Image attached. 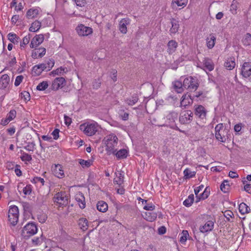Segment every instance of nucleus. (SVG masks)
<instances>
[{"mask_svg": "<svg viewBox=\"0 0 251 251\" xmlns=\"http://www.w3.org/2000/svg\"><path fill=\"white\" fill-rule=\"evenodd\" d=\"M31 182L34 183H40L41 185H44L45 181L43 178L40 177H34L31 180Z\"/></svg>", "mask_w": 251, "mask_h": 251, "instance_id": "nucleus-55", "label": "nucleus"}, {"mask_svg": "<svg viewBox=\"0 0 251 251\" xmlns=\"http://www.w3.org/2000/svg\"><path fill=\"white\" fill-rule=\"evenodd\" d=\"M44 40V37L43 34L36 35L31 40L30 44L31 48H36L41 44Z\"/></svg>", "mask_w": 251, "mask_h": 251, "instance_id": "nucleus-12", "label": "nucleus"}, {"mask_svg": "<svg viewBox=\"0 0 251 251\" xmlns=\"http://www.w3.org/2000/svg\"><path fill=\"white\" fill-rule=\"evenodd\" d=\"M41 27V23L38 21H35L29 27V31L31 32L37 31Z\"/></svg>", "mask_w": 251, "mask_h": 251, "instance_id": "nucleus-34", "label": "nucleus"}, {"mask_svg": "<svg viewBox=\"0 0 251 251\" xmlns=\"http://www.w3.org/2000/svg\"><path fill=\"white\" fill-rule=\"evenodd\" d=\"M97 208L99 211L101 212H105L108 209V205L104 201H99L97 203Z\"/></svg>", "mask_w": 251, "mask_h": 251, "instance_id": "nucleus-27", "label": "nucleus"}, {"mask_svg": "<svg viewBox=\"0 0 251 251\" xmlns=\"http://www.w3.org/2000/svg\"><path fill=\"white\" fill-rule=\"evenodd\" d=\"M229 187V185L228 184V181L225 180L221 184L220 188L221 191L224 193H226L227 192Z\"/></svg>", "mask_w": 251, "mask_h": 251, "instance_id": "nucleus-43", "label": "nucleus"}, {"mask_svg": "<svg viewBox=\"0 0 251 251\" xmlns=\"http://www.w3.org/2000/svg\"><path fill=\"white\" fill-rule=\"evenodd\" d=\"M174 87L178 93H181L183 91L182 87H183L182 82L180 81H175L174 82Z\"/></svg>", "mask_w": 251, "mask_h": 251, "instance_id": "nucleus-37", "label": "nucleus"}, {"mask_svg": "<svg viewBox=\"0 0 251 251\" xmlns=\"http://www.w3.org/2000/svg\"><path fill=\"white\" fill-rule=\"evenodd\" d=\"M21 159L23 161L29 162L32 160V156L25 152H23L21 156Z\"/></svg>", "mask_w": 251, "mask_h": 251, "instance_id": "nucleus-47", "label": "nucleus"}, {"mask_svg": "<svg viewBox=\"0 0 251 251\" xmlns=\"http://www.w3.org/2000/svg\"><path fill=\"white\" fill-rule=\"evenodd\" d=\"M193 116V113L191 111H185L180 114L179 121L182 124H189L192 121Z\"/></svg>", "mask_w": 251, "mask_h": 251, "instance_id": "nucleus-7", "label": "nucleus"}, {"mask_svg": "<svg viewBox=\"0 0 251 251\" xmlns=\"http://www.w3.org/2000/svg\"><path fill=\"white\" fill-rule=\"evenodd\" d=\"M178 46L177 43L173 40H170L167 44V52L169 54L174 53Z\"/></svg>", "mask_w": 251, "mask_h": 251, "instance_id": "nucleus-17", "label": "nucleus"}, {"mask_svg": "<svg viewBox=\"0 0 251 251\" xmlns=\"http://www.w3.org/2000/svg\"><path fill=\"white\" fill-rule=\"evenodd\" d=\"M46 51V49L44 48L35 49L32 53V57L33 58L42 57L45 54Z\"/></svg>", "mask_w": 251, "mask_h": 251, "instance_id": "nucleus-21", "label": "nucleus"}, {"mask_svg": "<svg viewBox=\"0 0 251 251\" xmlns=\"http://www.w3.org/2000/svg\"><path fill=\"white\" fill-rule=\"evenodd\" d=\"M99 129V126L96 123H86L80 126V129L83 133L89 136H91L96 134Z\"/></svg>", "mask_w": 251, "mask_h": 251, "instance_id": "nucleus-3", "label": "nucleus"}, {"mask_svg": "<svg viewBox=\"0 0 251 251\" xmlns=\"http://www.w3.org/2000/svg\"><path fill=\"white\" fill-rule=\"evenodd\" d=\"M8 38L9 41L14 44L18 42L19 37L15 34L9 33L8 34Z\"/></svg>", "mask_w": 251, "mask_h": 251, "instance_id": "nucleus-45", "label": "nucleus"}, {"mask_svg": "<svg viewBox=\"0 0 251 251\" xmlns=\"http://www.w3.org/2000/svg\"><path fill=\"white\" fill-rule=\"evenodd\" d=\"M30 40V36L28 34L27 36H25L23 39L22 42L21 43V47L24 48V46L27 45Z\"/></svg>", "mask_w": 251, "mask_h": 251, "instance_id": "nucleus-51", "label": "nucleus"}, {"mask_svg": "<svg viewBox=\"0 0 251 251\" xmlns=\"http://www.w3.org/2000/svg\"><path fill=\"white\" fill-rule=\"evenodd\" d=\"M75 3H76V5L79 7H83L84 6L86 3V2L85 0H74Z\"/></svg>", "mask_w": 251, "mask_h": 251, "instance_id": "nucleus-61", "label": "nucleus"}, {"mask_svg": "<svg viewBox=\"0 0 251 251\" xmlns=\"http://www.w3.org/2000/svg\"><path fill=\"white\" fill-rule=\"evenodd\" d=\"M10 78L7 74L2 75L0 80V88L4 89L9 84Z\"/></svg>", "mask_w": 251, "mask_h": 251, "instance_id": "nucleus-24", "label": "nucleus"}, {"mask_svg": "<svg viewBox=\"0 0 251 251\" xmlns=\"http://www.w3.org/2000/svg\"><path fill=\"white\" fill-rule=\"evenodd\" d=\"M39 65L40 68L41 69V71L48 72L50 71L53 67L54 65V60L52 59H49L44 63H41Z\"/></svg>", "mask_w": 251, "mask_h": 251, "instance_id": "nucleus-13", "label": "nucleus"}, {"mask_svg": "<svg viewBox=\"0 0 251 251\" xmlns=\"http://www.w3.org/2000/svg\"><path fill=\"white\" fill-rule=\"evenodd\" d=\"M106 144L105 151L108 154H115L118 145V138L113 134H109L104 138Z\"/></svg>", "mask_w": 251, "mask_h": 251, "instance_id": "nucleus-1", "label": "nucleus"}, {"mask_svg": "<svg viewBox=\"0 0 251 251\" xmlns=\"http://www.w3.org/2000/svg\"><path fill=\"white\" fill-rule=\"evenodd\" d=\"M65 70H67V68L60 67L56 69L55 70L52 71L51 73L52 75H61L62 73L65 72Z\"/></svg>", "mask_w": 251, "mask_h": 251, "instance_id": "nucleus-52", "label": "nucleus"}, {"mask_svg": "<svg viewBox=\"0 0 251 251\" xmlns=\"http://www.w3.org/2000/svg\"><path fill=\"white\" fill-rule=\"evenodd\" d=\"M47 216L45 215H40L38 217L39 221L41 223L45 222L47 219Z\"/></svg>", "mask_w": 251, "mask_h": 251, "instance_id": "nucleus-64", "label": "nucleus"}, {"mask_svg": "<svg viewBox=\"0 0 251 251\" xmlns=\"http://www.w3.org/2000/svg\"><path fill=\"white\" fill-rule=\"evenodd\" d=\"M184 176L186 178H190L195 176L196 172H192L190 169L187 168L183 172Z\"/></svg>", "mask_w": 251, "mask_h": 251, "instance_id": "nucleus-40", "label": "nucleus"}, {"mask_svg": "<svg viewBox=\"0 0 251 251\" xmlns=\"http://www.w3.org/2000/svg\"><path fill=\"white\" fill-rule=\"evenodd\" d=\"M224 216L226 218H232L234 216V214L231 211L226 210L224 213Z\"/></svg>", "mask_w": 251, "mask_h": 251, "instance_id": "nucleus-62", "label": "nucleus"}, {"mask_svg": "<svg viewBox=\"0 0 251 251\" xmlns=\"http://www.w3.org/2000/svg\"><path fill=\"white\" fill-rule=\"evenodd\" d=\"M214 222L211 221H207L203 226H201L200 230L202 233L211 231L213 228Z\"/></svg>", "mask_w": 251, "mask_h": 251, "instance_id": "nucleus-18", "label": "nucleus"}, {"mask_svg": "<svg viewBox=\"0 0 251 251\" xmlns=\"http://www.w3.org/2000/svg\"><path fill=\"white\" fill-rule=\"evenodd\" d=\"M65 84L66 80L64 77H56L52 82L51 89L53 90L56 91L60 88L63 87Z\"/></svg>", "mask_w": 251, "mask_h": 251, "instance_id": "nucleus-11", "label": "nucleus"}, {"mask_svg": "<svg viewBox=\"0 0 251 251\" xmlns=\"http://www.w3.org/2000/svg\"><path fill=\"white\" fill-rule=\"evenodd\" d=\"M53 201L59 207L66 206L68 204V197L65 192L61 191L54 195Z\"/></svg>", "mask_w": 251, "mask_h": 251, "instance_id": "nucleus-5", "label": "nucleus"}, {"mask_svg": "<svg viewBox=\"0 0 251 251\" xmlns=\"http://www.w3.org/2000/svg\"><path fill=\"white\" fill-rule=\"evenodd\" d=\"M216 138L221 142H226V137L224 135H222L220 132H215Z\"/></svg>", "mask_w": 251, "mask_h": 251, "instance_id": "nucleus-54", "label": "nucleus"}, {"mask_svg": "<svg viewBox=\"0 0 251 251\" xmlns=\"http://www.w3.org/2000/svg\"><path fill=\"white\" fill-rule=\"evenodd\" d=\"M238 209L240 213L243 215L249 213L250 211V208L244 202L239 204Z\"/></svg>", "mask_w": 251, "mask_h": 251, "instance_id": "nucleus-29", "label": "nucleus"}, {"mask_svg": "<svg viewBox=\"0 0 251 251\" xmlns=\"http://www.w3.org/2000/svg\"><path fill=\"white\" fill-rule=\"evenodd\" d=\"M43 239L41 237H36L32 239V242L33 244L37 245L41 244L42 242Z\"/></svg>", "mask_w": 251, "mask_h": 251, "instance_id": "nucleus-60", "label": "nucleus"}, {"mask_svg": "<svg viewBox=\"0 0 251 251\" xmlns=\"http://www.w3.org/2000/svg\"><path fill=\"white\" fill-rule=\"evenodd\" d=\"M177 114L175 112H171L166 116V119L169 121V123H173L177 119Z\"/></svg>", "mask_w": 251, "mask_h": 251, "instance_id": "nucleus-33", "label": "nucleus"}, {"mask_svg": "<svg viewBox=\"0 0 251 251\" xmlns=\"http://www.w3.org/2000/svg\"><path fill=\"white\" fill-rule=\"evenodd\" d=\"M238 3L235 0H233L231 5H230V11L233 14H235L237 13V9L238 8Z\"/></svg>", "mask_w": 251, "mask_h": 251, "instance_id": "nucleus-41", "label": "nucleus"}, {"mask_svg": "<svg viewBox=\"0 0 251 251\" xmlns=\"http://www.w3.org/2000/svg\"><path fill=\"white\" fill-rule=\"evenodd\" d=\"M75 200L78 202L79 207L81 209H83L85 207V198L83 194L80 192H78L76 193L75 196Z\"/></svg>", "mask_w": 251, "mask_h": 251, "instance_id": "nucleus-16", "label": "nucleus"}, {"mask_svg": "<svg viewBox=\"0 0 251 251\" xmlns=\"http://www.w3.org/2000/svg\"><path fill=\"white\" fill-rule=\"evenodd\" d=\"M53 172L54 175L58 178H62L64 176V171L60 164L55 165Z\"/></svg>", "mask_w": 251, "mask_h": 251, "instance_id": "nucleus-23", "label": "nucleus"}, {"mask_svg": "<svg viewBox=\"0 0 251 251\" xmlns=\"http://www.w3.org/2000/svg\"><path fill=\"white\" fill-rule=\"evenodd\" d=\"M32 70L37 75H40L43 72L41 71L39 64L34 66Z\"/></svg>", "mask_w": 251, "mask_h": 251, "instance_id": "nucleus-58", "label": "nucleus"}, {"mask_svg": "<svg viewBox=\"0 0 251 251\" xmlns=\"http://www.w3.org/2000/svg\"><path fill=\"white\" fill-rule=\"evenodd\" d=\"M78 225L80 228L83 231L86 230L89 226L87 220L84 218H82L79 219Z\"/></svg>", "mask_w": 251, "mask_h": 251, "instance_id": "nucleus-28", "label": "nucleus"}, {"mask_svg": "<svg viewBox=\"0 0 251 251\" xmlns=\"http://www.w3.org/2000/svg\"><path fill=\"white\" fill-rule=\"evenodd\" d=\"M138 100V97L137 94H134L132 95L131 98L127 99L126 100V102L129 105H133Z\"/></svg>", "mask_w": 251, "mask_h": 251, "instance_id": "nucleus-35", "label": "nucleus"}, {"mask_svg": "<svg viewBox=\"0 0 251 251\" xmlns=\"http://www.w3.org/2000/svg\"><path fill=\"white\" fill-rule=\"evenodd\" d=\"M21 97L22 99H24L25 101H28L30 99L29 93L26 91H24L21 93Z\"/></svg>", "mask_w": 251, "mask_h": 251, "instance_id": "nucleus-57", "label": "nucleus"}, {"mask_svg": "<svg viewBox=\"0 0 251 251\" xmlns=\"http://www.w3.org/2000/svg\"><path fill=\"white\" fill-rule=\"evenodd\" d=\"M183 86L186 89L196 90L199 86V83L196 79L190 76L184 79Z\"/></svg>", "mask_w": 251, "mask_h": 251, "instance_id": "nucleus-6", "label": "nucleus"}, {"mask_svg": "<svg viewBox=\"0 0 251 251\" xmlns=\"http://www.w3.org/2000/svg\"><path fill=\"white\" fill-rule=\"evenodd\" d=\"M35 144L34 142H29L28 144L24 147V148L27 151H33L35 148Z\"/></svg>", "mask_w": 251, "mask_h": 251, "instance_id": "nucleus-50", "label": "nucleus"}, {"mask_svg": "<svg viewBox=\"0 0 251 251\" xmlns=\"http://www.w3.org/2000/svg\"><path fill=\"white\" fill-rule=\"evenodd\" d=\"M194 200V196L193 194L190 195L188 198L183 201V204L187 207L191 205Z\"/></svg>", "mask_w": 251, "mask_h": 251, "instance_id": "nucleus-39", "label": "nucleus"}, {"mask_svg": "<svg viewBox=\"0 0 251 251\" xmlns=\"http://www.w3.org/2000/svg\"><path fill=\"white\" fill-rule=\"evenodd\" d=\"M129 24V20L127 18L122 19L119 23V30L124 34L127 32L126 25Z\"/></svg>", "mask_w": 251, "mask_h": 251, "instance_id": "nucleus-19", "label": "nucleus"}, {"mask_svg": "<svg viewBox=\"0 0 251 251\" xmlns=\"http://www.w3.org/2000/svg\"><path fill=\"white\" fill-rule=\"evenodd\" d=\"M193 98L192 96L189 94H185L181 98L180 101V106L185 107L187 105L192 103Z\"/></svg>", "mask_w": 251, "mask_h": 251, "instance_id": "nucleus-15", "label": "nucleus"}, {"mask_svg": "<svg viewBox=\"0 0 251 251\" xmlns=\"http://www.w3.org/2000/svg\"><path fill=\"white\" fill-rule=\"evenodd\" d=\"M242 42L244 46L251 45V34L247 33L243 38Z\"/></svg>", "mask_w": 251, "mask_h": 251, "instance_id": "nucleus-36", "label": "nucleus"}, {"mask_svg": "<svg viewBox=\"0 0 251 251\" xmlns=\"http://www.w3.org/2000/svg\"><path fill=\"white\" fill-rule=\"evenodd\" d=\"M38 12L39 11L37 9H30L27 11L26 16L28 19H33L37 16Z\"/></svg>", "mask_w": 251, "mask_h": 251, "instance_id": "nucleus-32", "label": "nucleus"}, {"mask_svg": "<svg viewBox=\"0 0 251 251\" xmlns=\"http://www.w3.org/2000/svg\"><path fill=\"white\" fill-rule=\"evenodd\" d=\"M36 225L33 222H29L23 228L21 231V236L25 239H28L34 235L37 232Z\"/></svg>", "mask_w": 251, "mask_h": 251, "instance_id": "nucleus-2", "label": "nucleus"}, {"mask_svg": "<svg viewBox=\"0 0 251 251\" xmlns=\"http://www.w3.org/2000/svg\"><path fill=\"white\" fill-rule=\"evenodd\" d=\"M116 177L114 178V182L116 184L121 185L124 182V175L121 173L116 174Z\"/></svg>", "mask_w": 251, "mask_h": 251, "instance_id": "nucleus-38", "label": "nucleus"}, {"mask_svg": "<svg viewBox=\"0 0 251 251\" xmlns=\"http://www.w3.org/2000/svg\"><path fill=\"white\" fill-rule=\"evenodd\" d=\"M23 191L25 195H30L32 191L31 186L30 185H27L23 188Z\"/></svg>", "mask_w": 251, "mask_h": 251, "instance_id": "nucleus-56", "label": "nucleus"}, {"mask_svg": "<svg viewBox=\"0 0 251 251\" xmlns=\"http://www.w3.org/2000/svg\"><path fill=\"white\" fill-rule=\"evenodd\" d=\"M157 215L156 213L152 212V211H148L144 213L142 216L146 220L153 222L156 219Z\"/></svg>", "mask_w": 251, "mask_h": 251, "instance_id": "nucleus-22", "label": "nucleus"}, {"mask_svg": "<svg viewBox=\"0 0 251 251\" xmlns=\"http://www.w3.org/2000/svg\"><path fill=\"white\" fill-rule=\"evenodd\" d=\"M19 209L15 205L11 206L8 211V220L11 225L17 224L19 219Z\"/></svg>", "mask_w": 251, "mask_h": 251, "instance_id": "nucleus-4", "label": "nucleus"}, {"mask_svg": "<svg viewBox=\"0 0 251 251\" xmlns=\"http://www.w3.org/2000/svg\"><path fill=\"white\" fill-rule=\"evenodd\" d=\"M16 116V110L12 109L7 114L6 118L10 121L13 120Z\"/></svg>", "mask_w": 251, "mask_h": 251, "instance_id": "nucleus-48", "label": "nucleus"}, {"mask_svg": "<svg viewBox=\"0 0 251 251\" xmlns=\"http://www.w3.org/2000/svg\"><path fill=\"white\" fill-rule=\"evenodd\" d=\"M204 67L209 71H212L214 68V64L212 60L208 58H205L203 60Z\"/></svg>", "mask_w": 251, "mask_h": 251, "instance_id": "nucleus-25", "label": "nucleus"}, {"mask_svg": "<svg viewBox=\"0 0 251 251\" xmlns=\"http://www.w3.org/2000/svg\"><path fill=\"white\" fill-rule=\"evenodd\" d=\"M189 236V233L187 230H183L181 233V237L179 238V242L181 243H184L187 239V236Z\"/></svg>", "mask_w": 251, "mask_h": 251, "instance_id": "nucleus-44", "label": "nucleus"}, {"mask_svg": "<svg viewBox=\"0 0 251 251\" xmlns=\"http://www.w3.org/2000/svg\"><path fill=\"white\" fill-rule=\"evenodd\" d=\"M155 205H153L151 202L145 203V205L144 206L143 208L145 210L148 211H153L155 209Z\"/></svg>", "mask_w": 251, "mask_h": 251, "instance_id": "nucleus-53", "label": "nucleus"}, {"mask_svg": "<svg viewBox=\"0 0 251 251\" xmlns=\"http://www.w3.org/2000/svg\"><path fill=\"white\" fill-rule=\"evenodd\" d=\"M76 30L78 34L81 36H88L93 32L91 27L86 26L82 24L78 25L76 27Z\"/></svg>", "mask_w": 251, "mask_h": 251, "instance_id": "nucleus-8", "label": "nucleus"}, {"mask_svg": "<svg viewBox=\"0 0 251 251\" xmlns=\"http://www.w3.org/2000/svg\"><path fill=\"white\" fill-rule=\"evenodd\" d=\"M59 133V130L58 129L56 128L53 131L51 134L53 135L54 139L56 140L58 138Z\"/></svg>", "mask_w": 251, "mask_h": 251, "instance_id": "nucleus-63", "label": "nucleus"}, {"mask_svg": "<svg viewBox=\"0 0 251 251\" xmlns=\"http://www.w3.org/2000/svg\"><path fill=\"white\" fill-rule=\"evenodd\" d=\"M127 151L126 149H121L119 151H116L115 153L114 154L116 155V157L119 159H124L127 156Z\"/></svg>", "mask_w": 251, "mask_h": 251, "instance_id": "nucleus-30", "label": "nucleus"}, {"mask_svg": "<svg viewBox=\"0 0 251 251\" xmlns=\"http://www.w3.org/2000/svg\"><path fill=\"white\" fill-rule=\"evenodd\" d=\"M195 115L201 119H205L206 116V110L205 108L200 105L195 108Z\"/></svg>", "mask_w": 251, "mask_h": 251, "instance_id": "nucleus-14", "label": "nucleus"}, {"mask_svg": "<svg viewBox=\"0 0 251 251\" xmlns=\"http://www.w3.org/2000/svg\"><path fill=\"white\" fill-rule=\"evenodd\" d=\"M240 74L245 78L251 76V62H244L242 66Z\"/></svg>", "mask_w": 251, "mask_h": 251, "instance_id": "nucleus-10", "label": "nucleus"}, {"mask_svg": "<svg viewBox=\"0 0 251 251\" xmlns=\"http://www.w3.org/2000/svg\"><path fill=\"white\" fill-rule=\"evenodd\" d=\"M172 27L170 30V33L175 34L178 29L179 25L178 22L176 20L172 19L171 20Z\"/></svg>", "mask_w": 251, "mask_h": 251, "instance_id": "nucleus-31", "label": "nucleus"}, {"mask_svg": "<svg viewBox=\"0 0 251 251\" xmlns=\"http://www.w3.org/2000/svg\"><path fill=\"white\" fill-rule=\"evenodd\" d=\"M216 37L213 33H211L206 39V46L209 49H212L215 44Z\"/></svg>", "mask_w": 251, "mask_h": 251, "instance_id": "nucleus-20", "label": "nucleus"}, {"mask_svg": "<svg viewBox=\"0 0 251 251\" xmlns=\"http://www.w3.org/2000/svg\"><path fill=\"white\" fill-rule=\"evenodd\" d=\"M172 4L176 3L178 6H186L187 3V0H175L172 1Z\"/></svg>", "mask_w": 251, "mask_h": 251, "instance_id": "nucleus-49", "label": "nucleus"}, {"mask_svg": "<svg viewBox=\"0 0 251 251\" xmlns=\"http://www.w3.org/2000/svg\"><path fill=\"white\" fill-rule=\"evenodd\" d=\"M24 78V76L22 75H18L16 77L14 84L16 86H19L20 83L22 82Z\"/></svg>", "mask_w": 251, "mask_h": 251, "instance_id": "nucleus-59", "label": "nucleus"}, {"mask_svg": "<svg viewBox=\"0 0 251 251\" xmlns=\"http://www.w3.org/2000/svg\"><path fill=\"white\" fill-rule=\"evenodd\" d=\"M79 163L81 165V166L83 168H88L90 167L92 164V162L90 160H85L84 159H81L79 160Z\"/></svg>", "mask_w": 251, "mask_h": 251, "instance_id": "nucleus-46", "label": "nucleus"}, {"mask_svg": "<svg viewBox=\"0 0 251 251\" xmlns=\"http://www.w3.org/2000/svg\"><path fill=\"white\" fill-rule=\"evenodd\" d=\"M203 187V185H201L200 186L196 188L194 190L195 194L196 195L197 198L196 202H198L201 200H204L206 199L209 195V192L207 191V187L205 188L204 191L202 194H201L200 196L198 195L199 193L202 190Z\"/></svg>", "mask_w": 251, "mask_h": 251, "instance_id": "nucleus-9", "label": "nucleus"}, {"mask_svg": "<svg viewBox=\"0 0 251 251\" xmlns=\"http://www.w3.org/2000/svg\"><path fill=\"white\" fill-rule=\"evenodd\" d=\"M224 66L228 70H232L235 66L234 58H228L225 62Z\"/></svg>", "mask_w": 251, "mask_h": 251, "instance_id": "nucleus-26", "label": "nucleus"}, {"mask_svg": "<svg viewBox=\"0 0 251 251\" xmlns=\"http://www.w3.org/2000/svg\"><path fill=\"white\" fill-rule=\"evenodd\" d=\"M48 86L47 81H43L37 85L36 89L39 91H44L48 88Z\"/></svg>", "mask_w": 251, "mask_h": 251, "instance_id": "nucleus-42", "label": "nucleus"}]
</instances>
